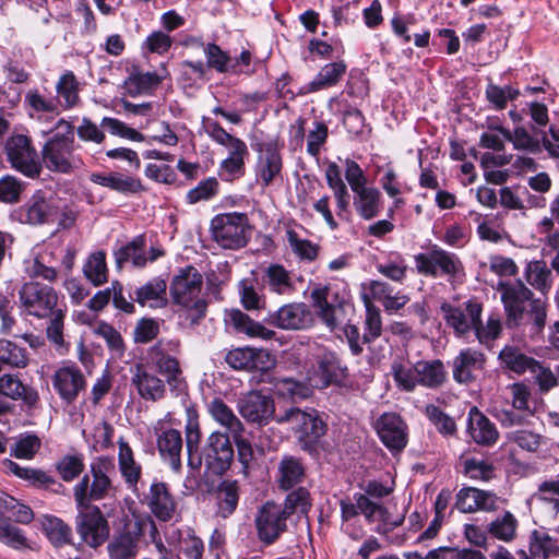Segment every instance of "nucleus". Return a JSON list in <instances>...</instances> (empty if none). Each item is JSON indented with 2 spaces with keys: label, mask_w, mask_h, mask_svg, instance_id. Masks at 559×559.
Returning <instances> with one entry per match:
<instances>
[{
  "label": "nucleus",
  "mask_w": 559,
  "mask_h": 559,
  "mask_svg": "<svg viewBox=\"0 0 559 559\" xmlns=\"http://www.w3.org/2000/svg\"><path fill=\"white\" fill-rule=\"evenodd\" d=\"M264 278L269 289L277 295H288L295 289L290 272L282 264H270L264 271Z\"/></svg>",
  "instance_id": "44"
},
{
  "label": "nucleus",
  "mask_w": 559,
  "mask_h": 559,
  "mask_svg": "<svg viewBox=\"0 0 559 559\" xmlns=\"http://www.w3.org/2000/svg\"><path fill=\"white\" fill-rule=\"evenodd\" d=\"M353 193V205L362 219L370 221L379 216L383 209V198L378 188L366 186Z\"/></svg>",
  "instance_id": "32"
},
{
  "label": "nucleus",
  "mask_w": 559,
  "mask_h": 559,
  "mask_svg": "<svg viewBox=\"0 0 559 559\" xmlns=\"http://www.w3.org/2000/svg\"><path fill=\"white\" fill-rule=\"evenodd\" d=\"M328 287H319L312 290L311 299L314 308L318 310L319 317L331 330L337 326L336 311L337 309L328 301Z\"/></svg>",
  "instance_id": "52"
},
{
  "label": "nucleus",
  "mask_w": 559,
  "mask_h": 559,
  "mask_svg": "<svg viewBox=\"0 0 559 559\" xmlns=\"http://www.w3.org/2000/svg\"><path fill=\"white\" fill-rule=\"evenodd\" d=\"M160 80L154 72L134 73L126 81V88L132 96L146 93L157 86Z\"/></svg>",
  "instance_id": "63"
},
{
  "label": "nucleus",
  "mask_w": 559,
  "mask_h": 559,
  "mask_svg": "<svg viewBox=\"0 0 559 559\" xmlns=\"http://www.w3.org/2000/svg\"><path fill=\"white\" fill-rule=\"evenodd\" d=\"M527 283L542 293L547 292L551 286L550 271L544 261H533L525 270Z\"/></svg>",
  "instance_id": "57"
},
{
  "label": "nucleus",
  "mask_w": 559,
  "mask_h": 559,
  "mask_svg": "<svg viewBox=\"0 0 559 559\" xmlns=\"http://www.w3.org/2000/svg\"><path fill=\"white\" fill-rule=\"evenodd\" d=\"M209 413L216 423L227 430L226 433L230 435L231 438L246 432L241 420L223 400L214 399L209 404Z\"/></svg>",
  "instance_id": "40"
},
{
  "label": "nucleus",
  "mask_w": 559,
  "mask_h": 559,
  "mask_svg": "<svg viewBox=\"0 0 559 559\" xmlns=\"http://www.w3.org/2000/svg\"><path fill=\"white\" fill-rule=\"evenodd\" d=\"M133 298L142 307L164 308L167 305V283L160 277H154L136 288Z\"/></svg>",
  "instance_id": "35"
},
{
  "label": "nucleus",
  "mask_w": 559,
  "mask_h": 559,
  "mask_svg": "<svg viewBox=\"0 0 559 559\" xmlns=\"http://www.w3.org/2000/svg\"><path fill=\"white\" fill-rule=\"evenodd\" d=\"M441 311L445 323L454 330L456 335L462 336L477 325L481 318L483 305L476 298H471L459 306L444 302Z\"/></svg>",
  "instance_id": "15"
},
{
  "label": "nucleus",
  "mask_w": 559,
  "mask_h": 559,
  "mask_svg": "<svg viewBox=\"0 0 559 559\" xmlns=\"http://www.w3.org/2000/svg\"><path fill=\"white\" fill-rule=\"evenodd\" d=\"M40 524L45 535L53 546L62 547L71 543L72 530L61 519L53 515H45L40 520Z\"/></svg>",
  "instance_id": "48"
},
{
  "label": "nucleus",
  "mask_w": 559,
  "mask_h": 559,
  "mask_svg": "<svg viewBox=\"0 0 559 559\" xmlns=\"http://www.w3.org/2000/svg\"><path fill=\"white\" fill-rule=\"evenodd\" d=\"M115 471L114 459L98 456L90 465L91 475L85 474L73 487V498L76 507L94 506L110 495L112 484L109 474Z\"/></svg>",
  "instance_id": "4"
},
{
  "label": "nucleus",
  "mask_w": 559,
  "mask_h": 559,
  "mask_svg": "<svg viewBox=\"0 0 559 559\" xmlns=\"http://www.w3.org/2000/svg\"><path fill=\"white\" fill-rule=\"evenodd\" d=\"M56 254V248L51 245L40 248L33 260L28 261L26 273L29 278H43L48 283H55L58 280V271L52 265Z\"/></svg>",
  "instance_id": "34"
},
{
  "label": "nucleus",
  "mask_w": 559,
  "mask_h": 559,
  "mask_svg": "<svg viewBox=\"0 0 559 559\" xmlns=\"http://www.w3.org/2000/svg\"><path fill=\"white\" fill-rule=\"evenodd\" d=\"M501 295L509 328L531 324L532 333H539L546 323V305L533 298V293L520 280L499 281L496 287Z\"/></svg>",
  "instance_id": "1"
},
{
  "label": "nucleus",
  "mask_w": 559,
  "mask_h": 559,
  "mask_svg": "<svg viewBox=\"0 0 559 559\" xmlns=\"http://www.w3.org/2000/svg\"><path fill=\"white\" fill-rule=\"evenodd\" d=\"M41 448V440L35 433L20 435L11 449V455L21 460H32Z\"/></svg>",
  "instance_id": "60"
},
{
  "label": "nucleus",
  "mask_w": 559,
  "mask_h": 559,
  "mask_svg": "<svg viewBox=\"0 0 559 559\" xmlns=\"http://www.w3.org/2000/svg\"><path fill=\"white\" fill-rule=\"evenodd\" d=\"M304 477L305 468L300 460L294 456H285L281 461L277 473V483L281 489L289 490L302 481Z\"/></svg>",
  "instance_id": "47"
},
{
  "label": "nucleus",
  "mask_w": 559,
  "mask_h": 559,
  "mask_svg": "<svg viewBox=\"0 0 559 559\" xmlns=\"http://www.w3.org/2000/svg\"><path fill=\"white\" fill-rule=\"evenodd\" d=\"M257 162L254 165L255 181L263 188L270 187L283 179V155L275 141L258 143L254 146Z\"/></svg>",
  "instance_id": "11"
},
{
  "label": "nucleus",
  "mask_w": 559,
  "mask_h": 559,
  "mask_svg": "<svg viewBox=\"0 0 559 559\" xmlns=\"http://www.w3.org/2000/svg\"><path fill=\"white\" fill-rule=\"evenodd\" d=\"M146 527H150L151 535L155 538L157 528L150 516L128 522L124 532L108 545L110 559H134L138 552V542Z\"/></svg>",
  "instance_id": "12"
},
{
  "label": "nucleus",
  "mask_w": 559,
  "mask_h": 559,
  "mask_svg": "<svg viewBox=\"0 0 559 559\" xmlns=\"http://www.w3.org/2000/svg\"><path fill=\"white\" fill-rule=\"evenodd\" d=\"M418 385L438 389L447 381V371L440 359L417 361Z\"/></svg>",
  "instance_id": "42"
},
{
  "label": "nucleus",
  "mask_w": 559,
  "mask_h": 559,
  "mask_svg": "<svg viewBox=\"0 0 559 559\" xmlns=\"http://www.w3.org/2000/svg\"><path fill=\"white\" fill-rule=\"evenodd\" d=\"M118 445L119 471L128 487L134 490L142 476V466L136 462L133 450L127 441L120 438Z\"/></svg>",
  "instance_id": "38"
},
{
  "label": "nucleus",
  "mask_w": 559,
  "mask_h": 559,
  "mask_svg": "<svg viewBox=\"0 0 559 559\" xmlns=\"http://www.w3.org/2000/svg\"><path fill=\"white\" fill-rule=\"evenodd\" d=\"M358 509L369 523L377 524V532L386 534L399 527L404 522V514H393L390 508L373 502L365 495L358 496Z\"/></svg>",
  "instance_id": "21"
},
{
  "label": "nucleus",
  "mask_w": 559,
  "mask_h": 559,
  "mask_svg": "<svg viewBox=\"0 0 559 559\" xmlns=\"http://www.w3.org/2000/svg\"><path fill=\"white\" fill-rule=\"evenodd\" d=\"M477 235L484 241L498 243L509 237L501 213L485 215L477 226Z\"/></svg>",
  "instance_id": "46"
},
{
  "label": "nucleus",
  "mask_w": 559,
  "mask_h": 559,
  "mask_svg": "<svg viewBox=\"0 0 559 559\" xmlns=\"http://www.w3.org/2000/svg\"><path fill=\"white\" fill-rule=\"evenodd\" d=\"M157 449L163 460L167 461L175 472L181 468V432L174 428L163 429L157 433Z\"/></svg>",
  "instance_id": "33"
},
{
  "label": "nucleus",
  "mask_w": 559,
  "mask_h": 559,
  "mask_svg": "<svg viewBox=\"0 0 559 559\" xmlns=\"http://www.w3.org/2000/svg\"><path fill=\"white\" fill-rule=\"evenodd\" d=\"M452 377L459 384L475 382L485 369L486 356L474 348H464L452 360Z\"/></svg>",
  "instance_id": "20"
},
{
  "label": "nucleus",
  "mask_w": 559,
  "mask_h": 559,
  "mask_svg": "<svg viewBox=\"0 0 559 559\" xmlns=\"http://www.w3.org/2000/svg\"><path fill=\"white\" fill-rule=\"evenodd\" d=\"M187 421L185 426L186 447L188 454L198 452L201 442V428L199 423V414L193 407H188L186 411Z\"/></svg>",
  "instance_id": "61"
},
{
  "label": "nucleus",
  "mask_w": 559,
  "mask_h": 559,
  "mask_svg": "<svg viewBox=\"0 0 559 559\" xmlns=\"http://www.w3.org/2000/svg\"><path fill=\"white\" fill-rule=\"evenodd\" d=\"M229 321L238 333H243L249 337L270 341L276 336L275 331L265 328L262 323L254 321L240 310L230 311Z\"/></svg>",
  "instance_id": "39"
},
{
  "label": "nucleus",
  "mask_w": 559,
  "mask_h": 559,
  "mask_svg": "<svg viewBox=\"0 0 559 559\" xmlns=\"http://www.w3.org/2000/svg\"><path fill=\"white\" fill-rule=\"evenodd\" d=\"M90 179L96 185L122 194H138L145 191L140 178L118 171L93 173Z\"/></svg>",
  "instance_id": "28"
},
{
  "label": "nucleus",
  "mask_w": 559,
  "mask_h": 559,
  "mask_svg": "<svg viewBox=\"0 0 559 559\" xmlns=\"http://www.w3.org/2000/svg\"><path fill=\"white\" fill-rule=\"evenodd\" d=\"M383 444L392 452L402 451L407 444V425L396 413H384L374 423Z\"/></svg>",
  "instance_id": "19"
},
{
  "label": "nucleus",
  "mask_w": 559,
  "mask_h": 559,
  "mask_svg": "<svg viewBox=\"0 0 559 559\" xmlns=\"http://www.w3.org/2000/svg\"><path fill=\"white\" fill-rule=\"evenodd\" d=\"M276 421L288 424L300 447L306 451L316 450L320 439L328 431L326 423L316 409L306 412L299 408H289L284 415L277 416Z\"/></svg>",
  "instance_id": "5"
},
{
  "label": "nucleus",
  "mask_w": 559,
  "mask_h": 559,
  "mask_svg": "<svg viewBox=\"0 0 559 559\" xmlns=\"http://www.w3.org/2000/svg\"><path fill=\"white\" fill-rule=\"evenodd\" d=\"M558 551L557 540L544 531H534L531 536L528 552L520 550L521 559H547L556 556Z\"/></svg>",
  "instance_id": "41"
},
{
  "label": "nucleus",
  "mask_w": 559,
  "mask_h": 559,
  "mask_svg": "<svg viewBox=\"0 0 559 559\" xmlns=\"http://www.w3.org/2000/svg\"><path fill=\"white\" fill-rule=\"evenodd\" d=\"M239 484L237 480L225 479L221 483L217 490L218 513L222 518L231 515L239 501Z\"/></svg>",
  "instance_id": "49"
},
{
  "label": "nucleus",
  "mask_w": 559,
  "mask_h": 559,
  "mask_svg": "<svg viewBox=\"0 0 559 559\" xmlns=\"http://www.w3.org/2000/svg\"><path fill=\"white\" fill-rule=\"evenodd\" d=\"M345 377L346 368L342 367L337 355L323 348L316 356V367L309 372L308 381L314 388L324 389L341 382Z\"/></svg>",
  "instance_id": "16"
},
{
  "label": "nucleus",
  "mask_w": 559,
  "mask_h": 559,
  "mask_svg": "<svg viewBox=\"0 0 559 559\" xmlns=\"http://www.w3.org/2000/svg\"><path fill=\"white\" fill-rule=\"evenodd\" d=\"M210 230L213 240L224 249L243 248L250 237L248 216L238 212L215 215L211 221Z\"/></svg>",
  "instance_id": "6"
},
{
  "label": "nucleus",
  "mask_w": 559,
  "mask_h": 559,
  "mask_svg": "<svg viewBox=\"0 0 559 559\" xmlns=\"http://www.w3.org/2000/svg\"><path fill=\"white\" fill-rule=\"evenodd\" d=\"M205 131L214 142L228 150V156L226 158H235L238 162L246 163L249 151L245 141L228 133L216 121H209L205 124Z\"/></svg>",
  "instance_id": "31"
},
{
  "label": "nucleus",
  "mask_w": 559,
  "mask_h": 559,
  "mask_svg": "<svg viewBox=\"0 0 559 559\" xmlns=\"http://www.w3.org/2000/svg\"><path fill=\"white\" fill-rule=\"evenodd\" d=\"M75 528L84 543L98 547L109 536V524L97 506L76 507Z\"/></svg>",
  "instance_id": "13"
},
{
  "label": "nucleus",
  "mask_w": 559,
  "mask_h": 559,
  "mask_svg": "<svg viewBox=\"0 0 559 559\" xmlns=\"http://www.w3.org/2000/svg\"><path fill=\"white\" fill-rule=\"evenodd\" d=\"M114 255L118 269H122L127 263L143 269L165 257L166 250L156 235L141 234L116 250Z\"/></svg>",
  "instance_id": "7"
},
{
  "label": "nucleus",
  "mask_w": 559,
  "mask_h": 559,
  "mask_svg": "<svg viewBox=\"0 0 559 559\" xmlns=\"http://www.w3.org/2000/svg\"><path fill=\"white\" fill-rule=\"evenodd\" d=\"M56 90L62 99L61 105L64 109L73 108L80 103V83L73 72L68 71L62 74L56 85Z\"/></svg>",
  "instance_id": "51"
},
{
  "label": "nucleus",
  "mask_w": 559,
  "mask_h": 559,
  "mask_svg": "<svg viewBox=\"0 0 559 559\" xmlns=\"http://www.w3.org/2000/svg\"><path fill=\"white\" fill-rule=\"evenodd\" d=\"M425 415L441 435L454 436L456 433L457 428L454 419L438 406L433 404L427 405Z\"/></svg>",
  "instance_id": "62"
},
{
  "label": "nucleus",
  "mask_w": 559,
  "mask_h": 559,
  "mask_svg": "<svg viewBox=\"0 0 559 559\" xmlns=\"http://www.w3.org/2000/svg\"><path fill=\"white\" fill-rule=\"evenodd\" d=\"M499 359L503 368L516 374H523L536 367V360L534 358L528 357L520 348L514 346H504L499 354Z\"/></svg>",
  "instance_id": "45"
},
{
  "label": "nucleus",
  "mask_w": 559,
  "mask_h": 559,
  "mask_svg": "<svg viewBox=\"0 0 559 559\" xmlns=\"http://www.w3.org/2000/svg\"><path fill=\"white\" fill-rule=\"evenodd\" d=\"M19 300L22 310L32 317L44 319L51 316L52 311L63 306L59 301L57 290L37 281L23 284L19 290Z\"/></svg>",
  "instance_id": "9"
},
{
  "label": "nucleus",
  "mask_w": 559,
  "mask_h": 559,
  "mask_svg": "<svg viewBox=\"0 0 559 559\" xmlns=\"http://www.w3.org/2000/svg\"><path fill=\"white\" fill-rule=\"evenodd\" d=\"M390 370L399 390L413 392L418 385L417 362L413 364L407 356H396L392 360Z\"/></svg>",
  "instance_id": "37"
},
{
  "label": "nucleus",
  "mask_w": 559,
  "mask_h": 559,
  "mask_svg": "<svg viewBox=\"0 0 559 559\" xmlns=\"http://www.w3.org/2000/svg\"><path fill=\"white\" fill-rule=\"evenodd\" d=\"M366 320L362 343H370L381 336L382 318L378 307L365 298Z\"/></svg>",
  "instance_id": "58"
},
{
  "label": "nucleus",
  "mask_w": 559,
  "mask_h": 559,
  "mask_svg": "<svg viewBox=\"0 0 559 559\" xmlns=\"http://www.w3.org/2000/svg\"><path fill=\"white\" fill-rule=\"evenodd\" d=\"M414 259L417 272L425 276L454 281L464 275V265L459 255L437 245L431 246L427 253L416 254Z\"/></svg>",
  "instance_id": "8"
},
{
  "label": "nucleus",
  "mask_w": 559,
  "mask_h": 559,
  "mask_svg": "<svg viewBox=\"0 0 559 559\" xmlns=\"http://www.w3.org/2000/svg\"><path fill=\"white\" fill-rule=\"evenodd\" d=\"M267 322L282 330H304L311 326L313 317L306 304L293 302L271 313Z\"/></svg>",
  "instance_id": "23"
},
{
  "label": "nucleus",
  "mask_w": 559,
  "mask_h": 559,
  "mask_svg": "<svg viewBox=\"0 0 559 559\" xmlns=\"http://www.w3.org/2000/svg\"><path fill=\"white\" fill-rule=\"evenodd\" d=\"M230 438V435L221 431H214L207 438L205 463L207 468L216 475L224 474L231 465L234 449Z\"/></svg>",
  "instance_id": "17"
},
{
  "label": "nucleus",
  "mask_w": 559,
  "mask_h": 559,
  "mask_svg": "<svg viewBox=\"0 0 559 559\" xmlns=\"http://www.w3.org/2000/svg\"><path fill=\"white\" fill-rule=\"evenodd\" d=\"M53 134L41 148V163L50 171L71 174L79 169L83 162L76 154L79 144L75 142L74 127L60 119Z\"/></svg>",
  "instance_id": "3"
},
{
  "label": "nucleus",
  "mask_w": 559,
  "mask_h": 559,
  "mask_svg": "<svg viewBox=\"0 0 559 559\" xmlns=\"http://www.w3.org/2000/svg\"><path fill=\"white\" fill-rule=\"evenodd\" d=\"M240 415L249 423L266 425L275 412L274 401L259 391H251L239 400Z\"/></svg>",
  "instance_id": "24"
},
{
  "label": "nucleus",
  "mask_w": 559,
  "mask_h": 559,
  "mask_svg": "<svg viewBox=\"0 0 559 559\" xmlns=\"http://www.w3.org/2000/svg\"><path fill=\"white\" fill-rule=\"evenodd\" d=\"M312 501L309 491L306 488H298L289 492L282 506V511L289 519L294 513L307 515L311 510Z\"/></svg>",
  "instance_id": "55"
},
{
  "label": "nucleus",
  "mask_w": 559,
  "mask_h": 559,
  "mask_svg": "<svg viewBox=\"0 0 559 559\" xmlns=\"http://www.w3.org/2000/svg\"><path fill=\"white\" fill-rule=\"evenodd\" d=\"M0 362L12 368H25L28 364L27 349L7 340H0Z\"/></svg>",
  "instance_id": "54"
},
{
  "label": "nucleus",
  "mask_w": 559,
  "mask_h": 559,
  "mask_svg": "<svg viewBox=\"0 0 559 559\" xmlns=\"http://www.w3.org/2000/svg\"><path fill=\"white\" fill-rule=\"evenodd\" d=\"M11 166L28 178H37L41 173V163L31 139L23 134L12 135L5 144Z\"/></svg>",
  "instance_id": "14"
},
{
  "label": "nucleus",
  "mask_w": 559,
  "mask_h": 559,
  "mask_svg": "<svg viewBox=\"0 0 559 559\" xmlns=\"http://www.w3.org/2000/svg\"><path fill=\"white\" fill-rule=\"evenodd\" d=\"M169 292L177 312L183 316L190 325L199 324L207 310V295L203 292L202 274L192 265L179 269L171 280Z\"/></svg>",
  "instance_id": "2"
},
{
  "label": "nucleus",
  "mask_w": 559,
  "mask_h": 559,
  "mask_svg": "<svg viewBox=\"0 0 559 559\" xmlns=\"http://www.w3.org/2000/svg\"><path fill=\"white\" fill-rule=\"evenodd\" d=\"M60 200L35 194L21 209V219L32 225L55 223L59 218Z\"/></svg>",
  "instance_id": "25"
},
{
  "label": "nucleus",
  "mask_w": 559,
  "mask_h": 559,
  "mask_svg": "<svg viewBox=\"0 0 559 559\" xmlns=\"http://www.w3.org/2000/svg\"><path fill=\"white\" fill-rule=\"evenodd\" d=\"M478 342L490 348L493 342L500 337L502 332V323L498 316H490L486 324L481 323V318L477 325L473 329Z\"/></svg>",
  "instance_id": "59"
},
{
  "label": "nucleus",
  "mask_w": 559,
  "mask_h": 559,
  "mask_svg": "<svg viewBox=\"0 0 559 559\" xmlns=\"http://www.w3.org/2000/svg\"><path fill=\"white\" fill-rule=\"evenodd\" d=\"M498 497L474 487L462 488L455 496V507L463 513L490 512L497 509Z\"/></svg>",
  "instance_id": "26"
},
{
  "label": "nucleus",
  "mask_w": 559,
  "mask_h": 559,
  "mask_svg": "<svg viewBox=\"0 0 559 559\" xmlns=\"http://www.w3.org/2000/svg\"><path fill=\"white\" fill-rule=\"evenodd\" d=\"M143 503L162 522H169L177 514L176 498L164 481L154 480L151 484L148 491L144 495Z\"/></svg>",
  "instance_id": "18"
},
{
  "label": "nucleus",
  "mask_w": 559,
  "mask_h": 559,
  "mask_svg": "<svg viewBox=\"0 0 559 559\" xmlns=\"http://www.w3.org/2000/svg\"><path fill=\"white\" fill-rule=\"evenodd\" d=\"M346 70L347 66L343 60L326 63L311 82L300 88L299 94L317 93L337 85L345 75Z\"/></svg>",
  "instance_id": "30"
},
{
  "label": "nucleus",
  "mask_w": 559,
  "mask_h": 559,
  "mask_svg": "<svg viewBox=\"0 0 559 559\" xmlns=\"http://www.w3.org/2000/svg\"><path fill=\"white\" fill-rule=\"evenodd\" d=\"M85 468L84 455L73 453L63 455L56 464V469L63 481L70 483L79 477Z\"/></svg>",
  "instance_id": "56"
},
{
  "label": "nucleus",
  "mask_w": 559,
  "mask_h": 559,
  "mask_svg": "<svg viewBox=\"0 0 559 559\" xmlns=\"http://www.w3.org/2000/svg\"><path fill=\"white\" fill-rule=\"evenodd\" d=\"M52 384L63 401L72 403L85 391L86 379L76 365H63L55 371Z\"/></svg>",
  "instance_id": "22"
},
{
  "label": "nucleus",
  "mask_w": 559,
  "mask_h": 559,
  "mask_svg": "<svg viewBox=\"0 0 559 559\" xmlns=\"http://www.w3.org/2000/svg\"><path fill=\"white\" fill-rule=\"evenodd\" d=\"M0 542L14 549H31L24 531L13 525L9 519L0 515Z\"/></svg>",
  "instance_id": "53"
},
{
  "label": "nucleus",
  "mask_w": 559,
  "mask_h": 559,
  "mask_svg": "<svg viewBox=\"0 0 559 559\" xmlns=\"http://www.w3.org/2000/svg\"><path fill=\"white\" fill-rule=\"evenodd\" d=\"M466 432L475 443L483 447H491L499 439L496 425L476 406L468 412Z\"/></svg>",
  "instance_id": "27"
},
{
  "label": "nucleus",
  "mask_w": 559,
  "mask_h": 559,
  "mask_svg": "<svg viewBox=\"0 0 559 559\" xmlns=\"http://www.w3.org/2000/svg\"><path fill=\"white\" fill-rule=\"evenodd\" d=\"M131 383L139 395L145 401H158L164 397L166 386L164 381L150 372L143 365H136L132 373Z\"/></svg>",
  "instance_id": "29"
},
{
  "label": "nucleus",
  "mask_w": 559,
  "mask_h": 559,
  "mask_svg": "<svg viewBox=\"0 0 559 559\" xmlns=\"http://www.w3.org/2000/svg\"><path fill=\"white\" fill-rule=\"evenodd\" d=\"M83 274L95 287L102 286L108 282L109 269L104 250H96L88 254L83 264Z\"/></svg>",
  "instance_id": "43"
},
{
  "label": "nucleus",
  "mask_w": 559,
  "mask_h": 559,
  "mask_svg": "<svg viewBox=\"0 0 559 559\" xmlns=\"http://www.w3.org/2000/svg\"><path fill=\"white\" fill-rule=\"evenodd\" d=\"M288 518L282 511V504L266 501L254 513V528L258 540L264 546L275 544L288 530Z\"/></svg>",
  "instance_id": "10"
},
{
  "label": "nucleus",
  "mask_w": 559,
  "mask_h": 559,
  "mask_svg": "<svg viewBox=\"0 0 559 559\" xmlns=\"http://www.w3.org/2000/svg\"><path fill=\"white\" fill-rule=\"evenodd\" d=\"M203 51L206 57L207 68L214 69L219 73L229 72L231 58L226 51L222 50L218 45L214 43L203 45Z\"/></svg>",
  "instance_id": "64"
},
{
  "label": "nucleus",
  "mask_w": 559,
  "mask_h": 559,
  "mask_svg": "<svg viewBox=\"0 0 559 559\" xmlns=\"http://www.w3.org/2000/svg\"><path fill=\"white\" fill-rule=\"evenodd\" d=\"M518 526L519 522L515 516L506 511L488 525V534L501 542L510 543L516 537Z\"/></svg>",
  "instance_id": "50"
},
{
  "label": "nucleus",
  "mask_w": 559,
  "mask_h": 559,
  "mask_svg": "<svg viewBox=\"0 0 559 559\" xmlns=\"http://www.w3.org/2000/svg\"><path fill=\"white\" fill-rule=\"evenodd\" d=\"M295 227L304 229L300 224L287 223L285 236L292 252L304 262L311 263L317 260L320 252V246L309 239L302 238Z\"/></svg>",
  "instance_id": "36"
}]
</instances>
